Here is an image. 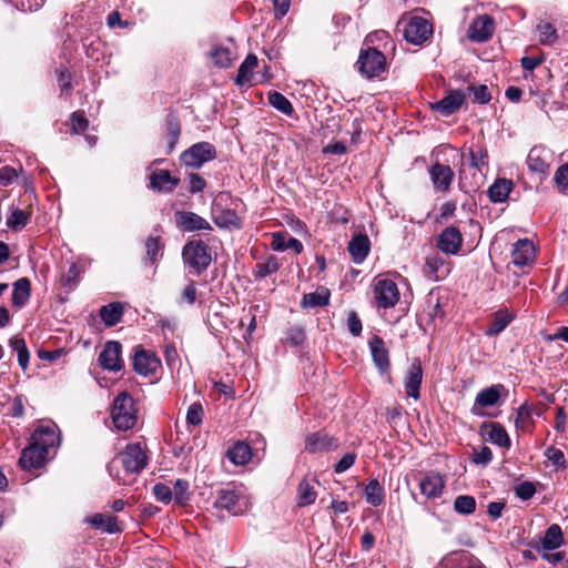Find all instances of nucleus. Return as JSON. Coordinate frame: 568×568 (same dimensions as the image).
<instances>
[{"instance_id": "nucleus-1", "label": "nucleus", "mask_w": 568, "mask_h": 568, "mask_svg": "<svg viewBox=\"0 0 568 568\" xmlns=\"http://www.w3.org/2000/svg\"><path fill=\"white\" fill-rule=\"evenodd\" d=\"M148 464V456L140 443H132L108 465L109 473L119 484L130 485Z\"/></svg>"}, {"instance_id": "nucleus-2", "label": "nucleus", "mask_w": 568, "mask_h": 568, "mask_svg": "<svg viewBox=\"0 0 568 568\" xmlns=\"http://www.w3.org/2000/svg\"><path fill=\"white\" fill-rule=\"evenodd\" d=\"M111 416L114 426L119 430H129L133 428L138 422L136 408L134 399L126 393H120L113 400Z\"/></svg>"}, {"instance_id": "nucleus-3", "label": "nucleus", "mask_w": 568, "mask_h": 568, "mask_svg": "<svg viewBox=\"0 0 568 568\" xmlns=\"http://www.w3.org/2000/svg\"><path fill=\"white\" fill-rule=\"evenodd\" d=\"M184 263L200 275L212 262L210 247L203 241H190L182 251Z\"/></svg>"}, {"instance_id": "nucleus-4", "label": "nucleus", "mask_w": 568, "mask_h": 568, "mask_svg": "<svg viewBox=\"0 0 568 568\" xmlns=\"http://www.w3.org/2000/svg\"><path fill=\"white\" fill-rule=\"evenodd\" d=\"M356 68L367 79L377 78L386 70V58L375 48L363 49L356 61Z\"/></svg>"}, {"instance_id": "nucleus-5", "label": "nucleus", "mask_w": 568, "mask_h": 568, "mask_svg": "<svg viewBox=\"0 0 568 568\" xmlns=\"http://www.w3.org/2000/svg\"><path fill=\"white\" fill-rule=\"evenodd\" d=\"M216 156V150L210 142H199L190 146L181 154V161L184 165L199 169L205 162Z\"/></svg>"}, {"instance_id": "nucleus-6", "label": "nucleus", "mask_w": 568, "mask_h": 568, "mask_svg": "<svg viewBox=\"0 0 568 568\" xmlns=\"http://www.w3.org/2000/svg\"><path fill=\"white\" fill-rule=\"evenodd\" d=\"M396 283L389 278H377L374 284V298L379 308H392L399 301Z\"/></svg>"}, {"instance_id": "nucleus-7", "label": "nucleus", "mask_w": 568, "mask_h": 568, "mask_svg": "<svg viewBox=\"0 0 568 568\" xmlns=\"http://www.w3.org/2000/svg\"><path fill=\"white\" fill-rule=\"evenodd\" d=\"M161 361L152 351L136 346L133 356V369L141 376H152L160 368Z\"/></svg>"}, {"instance_id": "nucleus-8", "label": "nucleus", "mask_w": 568, "mask_h": 568, "mask_svg": "<svg viewBox=\"0 0 568 568\" xmlns=\"http://www.w3.org/2000/svg\"><path fill=\"white\" fill-rule=\"evenodd\" d=\"M433 34L432 24L422 17H413L404 29L405 39L413 44H422Z\"/></svg>"}, {"instance_id": "nucleus-9", "label": "nucleus", "mask_w": 568, "mask_h": 568, "mask_svg": "<svg viewBox=\"0 0 568 568\" xmlns=\"http://www.w3.org/2000/svg\"><path fill=\"white\" fill-rule=\"evenodd\" d=\"M428 173L436 192H449L455 178V172L449 165L436 162L429 168Z\"/></svg>"}, {"instance_id": "nucleus-10", "label": "nucleus", "mask_w": 568, "mask_h": 568, "mask_svg": "<svg viewBox=\"0 0 568 568\" xmlns=\"http://www.w3.org/2000/svg\"><path fill=\"white\" fill-rule=\"evenodd\" d=\"M121 352L122 345L119 342H106L98 358L100 366L111 372L121 371L123 368Z\"/></svg>"}, {"instance_id": "nucleus-11", "label": "nucleus", "mask_w": 568, "mask_h": 568, "mask_svg": "<svg viewBox=\"0 0 568 568\" xmlns=\"http://www.w3.org/2000/svg\"><path fill=\"white\" fill-rule=\"evenodd\" d=\"M175 224L178 229L185 232L211 231V224L199 214L190 211L175 212Z\"/></svg>"}, {"instance_id": "nucleus-12", "label": "nucleus", "mask_w": 568, "mask_h": 568, "mask_svg": "<svg viewBox=\"0 0 568 568\" xmlns=\"http://www.w3.org/2000/svg\"><path fill=\"white\" fill-rule=\"evenodd\" d=\"M463 244V235L455 226H448L438 235L437 247L446 254L456 255Z\"/></svg>"}, {"instance_id": "nucleus-13", "label": "nucleus", "mask_w": 568, "mask_h": 568, "mask_svg": "<svg viewBox=\"0 0 568 568\" xmlns=\"http://www.w3.org/2000/svg\"><path fill=\"white\" fill-rule=\"evenodd\" d=\"M552 153L544 146H534L527 156V165L531 172L547 174L549 172Z\"/></svg>"}, {"instance_id": "nucleus-14", "label": "nucleus", "mask_w": 568, "mask_h": 568, "mask_svg": "<svg viewBox=\"0 0 568 568\" xmlns=\"http://www.w3.org/2000/svg\"><path fill=\"white\" fill-rule=\"evenodd\" d=\"M368 345L373 362L377 367L379 374H388L390 368V362L388 349L386 348L384 341L379 336L375 335L369 339Z\"/></svg>"}, {"instance_id": "nucleus-15", "label": "nucleus", "mask_w": 568, "mask_h": 568, "mask_svg": "<svg viewBox=\"0 0 568 568\" xmlns=\"http://www.w3.org/2000/svg\"><path fill=\"white\" fill-rule=\"evenodd\" d=\"M422 381H423L422 364L418 358H415L412 362L409 368L407 369V373H406V376L404 379V387H405L407 396L414 398L415 400L419 399Z\"/></svg>"}, {"instance_id": "nucleus-16", "label": "nucleus", "mask_w": 568, "mask_h": 568, "mask_svg": "<svg viewBox=\"0 0 568 568\" xmlns=\"http://www.w3.org/2000/svg\"><path fill=\"white\" fill-rule=\"evenodd\" d=\"M501 390H504V386L500 384L481 389L475 398L471 413L476 416L483 415L481 408L496 405L500 399Z\"/></svg>"}, {"instance_id": "nucleus-17", "label": "nucleus", "mask_w": 568, "mask_h": 568, "mask_svg": "<svg viewBox=\"0 0 568 568\" xmlns=\"http://www.w3.org/2000/svg\"><path fill=\"white\" fill-rule=\"evenodd\" d=\"M494 29L493 18L487 14L479 16L471 22L468 29V38L475 42H485L490 39Z\"/></svg>"}, {"instance_id": "nucleus-18", "label": "nucleus", "mask_w": 568, "mask_h": 568, "mask_svg": "<svg viewBox=\"0 0 568 568\" xmlns=\"http://www.w3.org/2000/svg\"><path fill=\"white\" fill-rule=\"evenodd\" d=\"M214 506L225 509L233 515H239L243 513V498L233 488L221 489L217 493Z\"/></svg>"}, {"instance_id": "nucleus-19", "label": "nucleus", "mask_w": 568, "mask_h": 568, "mask_svg": "<svg viewBox=\"0 0 568 568\" xmlns=\"http://www.w3.org/2000/svg\"><path fill=\"white\" fill-rule=\"evenodd\" d=\"M513 263L517 266H527L535 262L536 247L530 240H518L511 251Z\"/></svg>"}, {"instance_id": "nucleus-20", "label": "nucleus", "mask_w": 568, "mask_h": 568, "mask_svg": "<svg viewBox=\"0 0 568 568\" xmlns=\"http://www.w3.org/2000/svg\"><path fill=\"white\" fill-rule=\"evenodd\" d=\"M465 101V93L456 90L448 93L440 101L432 104V109L438 111L442 115L448 116L457 112Z\"/></svg>"}, {"instance_id": "nucleus-21", "label": "nucleus", "mask_w": 568, "mask_h": 568, "mask_svg": "<svg viewBox=\"0 0 568 568\" xmlns=\"http://www.w3.org/2000/svg\"><path fill=\"white\" fill-rule=\"evenodd\" d=\"M47 452L33 443L24 448L19 458V465L22 469L31 470L40 468L47 457Z\"/></svg>"}, {"instance_id": "nucleus-22", "label": "nucleus", "mask_w": 568, "mask_h": 568, "mask_svg": "<svg viewBox=\"0 0 568 568\" xmlns=\"http://www.w3.org/2000/svg\"><path fill=\"white\" fill-rule=\"evenodd\" d=\"M59 439L55 425H40L32 435L33 444L43 448L47 454L49 448L59 443Z\"/></svg>"}, {"instance_id": "nucleus-23", "label": "nucleus", "mask_w": 568, "mask_h": 568, "mask_svg": "<svg viewBox=\"0 0 568 568\" xmlns=\"http://www.w3.org/2000/svg\"><path fill=\"white\" fill-rule=\"evenodd\" d=\"M337 446V440L324 433H313L305 439V448L310 453L329 452Z\"/></svg>"}, {"instance_id": "nucleus-24", "label": "nucleus", "mask_w": 568, "mask_h": 568, "mask_svg": "<svg viewBox=\"0 0 568 568\" xmlns=\"http://www.w3.org/2000/svg\"><path fill=\"white\" fill-rule=\"evenodd\" d=\"M320 481L316 479H302L296 490V504L298 507H306L315 503L317 497L316 487Z\"/></svg>"}, {"instance_id": "nucleus-25", "label": "nucleus", "mask_w": 568, "mask_h": 568, "mask_svg": "<svg viewBox=\"0 0 568 568\" xmlns=\"http://www.w3.org/2000/svg\"><path fill=\"white\" fill-rule=\"evenodd\" d=\"M481 429L484 430L485 438L490 443L504 448L510 446L509 436L504 426L499 423H484Z\"/></svg>"}, {"instance_id": "nucleus-26", "label": "nucleus", "mask_w": 568, "mask_h": 568, "mask_svg": "<svg viewBox=\"0 0 568 568\" xmlns=\"http://www.w3.org/2000/svg\"><path fill=\"white\" fill-rule=\"evenodd\" d=\"M445 481L437 473H430L419 480L420 493L427 498H437L443 494Z\"/></svg>"}, {"instance_id": "nucleus-27", "label": "nucleus", "mask_w": 568, "mask_h": 568, "mask_svg": "<svg viewBox=\"0 0 568 568\" xmlns=\"http://www.w3.org/2000/svg\"><path fill=\"white\" fill-rule=\"evenodd\" d=\"M180 183V179L174 178L166 170H156L150 175L151 187L159 192H172Z\"/></svg>"}, {"instance_id": "nucleus-28", "label": "nucleus", "mask_w": 568, "mask_h": 568, "mask_svg": "<svg viewBox=\"0 0 568 568\" xmlns=\"http://www.w3.org/2000/svg\"><path fill=\"white\" fill-rule=\"evenodd\" d=\"M93 527L103 532L114 534L122 530L116 517L106 514H95L87 519Z\"/></svg>"}, {"instance_id": "nucleus-29", "label": "nucleus", "mask_w": 568, "mask_h": 568, "mask_svg": "<svg viewBox=\"0 0 568 568\" xmlns=\"http://www.w3.org/2000/svg\"><path fill=\"white\" fill-rule=\"evenodd\" d=\"M514 187V183L508 179H497L488 189V196L494 203H503L507 200Z\"/></svg>"}, {"instance_id": "nucleus-30", "label": "nucleus", "mask_w": 568, "mask_h": 568, "mask_svg": "<svg viewBox=\"0 0 568 568\" xmlns=\"http://www.w3.org/2000/svg\"><path fill=\"white\" fill-rule=\"evenodd\" d=\"M348 252L355 263H362L369 252V240L367 235H356L348 243Z\"/></svg>"}, {"instance_id": "nucleus-31", "label": "nucleus", "mask_w": 568, "mask_h": 568, "mask_svg": "<svg viewBox=\"0 0 568 568\" xmlns=\"http://www.w3.org/2000/svg\"><path fill=\"white\" fill-rule=\"evenodd\" d=\"M271 247L278 252L293 250L296 254H300L303 251V244L300 240L292 236L286 237L283 233L280 232L272 235Z\"/></svg>"}, {"instance_id": "nucleus-32", "label": "nucleus", "mask_w": 568, "mask_h": 568, "mask_svg": "<svg viewBox=\"0 0 568 568\" xmlns=\"http://www.w3.org/2000/svg\"><path fill=\"white\" fill-rule=\"evenodd\" d=\"M226 456L234 465L242 466L251 460L252 450L246 443L239 442L227 450Z\"/></svg>"}, {"instance_id": "nucleus-33", "label": "nucleus", "mask_w": 568, "mask_h": 568, "mask_svg": "<svg viewBox=\"0 0 568 568\" xmlns=\"http://www.w3.org/2000/svg\"><path fill=\"white\" fill-rule=\"evenodd\" d=\"M257 63H258L257 57L252 53L248 54L237 70L235 83L241 87L244 84L251 83L252 78H253L252 71L257 67Z\"/></svg>"}, {"instance_id": "nucleus-34", "label": "nucleus", "mask_w": 568, "mask_h": 568, "mask_svg": "<svg viewBox=\"0 0 568 568\" xmlns=\"http://www.w3.org/2000/svg\"><path fill=\"white\" fill-rule=\"evenodd\" d=\"M31 283L27 277H21L13 284L12 304L21 307L27 304L30 298Z\"/></svg>"}, {"instance_id": "nucleus-35", "label": "nucleus", "mask_w": 568, "mask_h": 568, "mask_svg": "<svg viewBox=\"0 0 568 568\" xmlns=\"http://www.w3.org/2000/svg\"><path fill=\"white\" fill-rule=\"evenodd\" d=\"M564 544V535L559 525H550L541 540V547L545 550H555Z\"/></svg>"}, {"instance_id": "nucleus-36", "label": "nucleus", "mask_w": 568, "mask_h": 568, "mask_svg": "<svg viewBox=\"0 0 568 568\" xmlns=\"http://www.w3.org/2000/svg\"><path fill=\"white\" fill-rule=\"evenodd\" d=\"M515 315L507 311L496 312L494 320L486 329V335L495 336L501 333L514 320Z\"/></svg>"}, {"instance_id": "nucleus-37", "label": "nucleus", "mask_w": 568, "mask_h": 568, "mask_svg": "<svg viewBox=\"0 0 568 568\" xmlns=\"http://www.w3.org/2000/svg\"><path fill=\"white\" fill-rule=\"evenodd\" d=\"M123 315V307L120 303H110L100 310V317L106 326L118 324Z\"/></svg>"}, {"instance_id": "nucleus-38", "label": "nucleus", "mask_w": 568, "mask_h": 568, "mask_svg": "<svg viewBox=\"0 0 568 568\" xmlns=\"http://www.w3.org/2000/svg\"><path fill=\"white\" fill-rule=\"evenodd\" d=\"M329 303V292L326 288L305 294L301 305L306 308L322 307Z\"/></svg>"}, {"instance_id": "nucleus-39", "label": "nucleus", "mask_w": 568, "mask_h": 568, "mask_svg": "<svg viewBox=\"0 0 568 568\" xmlns=\"http://www.w3.org/2000/svg\"><path fill=\"white\" fill-rule=\"evenodd\" d=\"M165 130L169 136L168 153H171L174 150L178 139L181 134V125L176 116L169 115L166 118Z\"/></svg>"}, {"instance_id": "nucleus-40", "label": "nucleus", "mask_w": 568, "mask_h": 568, "mask_svg": "<svg viewBox=\"0 0 568 568\" xmlns=\"http://www.w3.org/2000/svg\"><path fill=\"white\" fill-rule=\"evenodd\" d=\"M426 267L429 274L435 278L439 280L444 277L447 273V268L445 267V263L443 257L435 253L426 257Z\"/></svg>"}, {"instance_id": "nucleus-41", "label": "nucleus", "mask_w": 568, "mask_h": 568, "mask_svg": "<svg viewBox=\"0 0 568 568\" xmlns=\"http://www.w3.org/2000/svg\"><path fill=\"white\" fill-rule=\"evenodd\" d=\"M30 220V213L18 209L11 207L10 215L7 219V226L11 230L18 231L23 229Z\"/></svg>"}, {"instance_id": "nucleus-42", "label": "nucleus", "mask_w": 568, "mask_h": 568, "mask_svg": "<svg viewBox=\"0 0 568 568\" xmlns=\"http://www.w3.org/2000/svg\"><path fill=\"white\" fill-rule=\"evenodd\" d=\"M268 103L286 115H292L294 112L293 105L288 99L277 91L268 93Z\"/></svg>"}, {"instance_id": "nucleus-43", "label": "nucleus", "mask_w": 568, "mask_h": 568, "mask_svg": "<svg viewBox=\"0 0 568 568\" xmlns=\"http://www.w3.org/2000/svg\"><path fill=\"white\" fill-rule=\"evenodd\" d=\"M365 498L366 501L372 506H378L382 504L384 498V493L378 480H371L365 487Z\"/></svg>"}, {"instance_id": "nucleus-44", "label": "nucleus", "mask_w": 568, "mask_h": 568, "mask_svg": "<svg viewBox=\"0 0 568 568\" xmlns=\"http://www.w3.org/2000/svg\"><path fill=\"white\" fill-rule=\"evenodd\" d=\"M454 510L460 515H470L476 510V499L470 495H459L454 500Z\"/></svg>"}, {"instance_id": "nucleus-45", "label": "nucleus", "mask_w": 568, "mask_h": 568, "mask_svg": "<svg viewBox=\"0 0 568 568\" xmlns=\"http://www.w3.org/2000/svg\"><path fill=\"white\" fill-rule=\"evenodd\" d=\"M214 222L220 227L240 229L241 220L237 214L232 210H224L215 216Z\"/></svg>"}, {"instance_id": "nucleus-46", "label": "nucleus", "mask_w": 568, "mask_h": 568, "mask_svg": "<svg viewBox=\"0 0 568 568\" xmlns=\"http://www.w3.org/2000/svg\"><path fill=\"white\" fill-rule=\"evenodd\" d=\"M531 414H532L531 406H529L527 404L519 406L516 412V417H515L516 427L523 432L527 430L530 427V425L532 424Z\"/></svg>"}, {"instance_id": "nucleus-47", "label": "nucleus", "mask_w": 568, "mask_h": 568, "mask_svg": "<svg viewBox=\"0 0 568 568\" xmlns=\"http://www.w3.org/2000/svg\"><path fill=\"white\" fill-rule=\"evenodd\" d=\"M211 57L214 64L219 68H229L232 64V53L229 48L215 47L211 52Z\"/></svg>"}, {"instance_id": "nucleus-48", "label": "nucleus", "mask_w": 568, "mask_h": 568, "mask_svg": "<svg viewBox=\"0 0 568 568\" xmlns=\"http://www.w3.org/2000/svg\"><path fill=\"white\" fill-rule=\"evenodd\" d=\"M189 481L176 479L172 489V499L179 505H184L190 499Z\"/></svg>"}, {"instance_id": "nucleus-49", "label": "nucleus", "mask_w": 568, "mask_h": 568, "mask_svg": "<svg viewBox=\"0 0 568 568\" xmlns=\"http://www.w3.org/2000/svg\"><path fill=\"white\" fill-rule=\"evenodd\" d=\"M537 30L539 32V41L542 44H552L558 39L557 30L549 22L539 23Z\"/></svg>"}, {"instance_id": "nucleus-50", "label": "nucleus", "mask_w": 568, "mask_h": 568, "mask_svg": "<svg viewBox=\"0 0 568 568\" xmlns=\"http://www.w3.org/2000/svg\"><path fill=\"white\" fill-rule=\"evenodd\" d=\"M204 410L200 403H193L186 412V423L190 426H197L203 422Z\"/></svg>"}, {"instance_id": "nucleus-51", "label": "nucleus", "mask_w": 568, "mask_h": 568, "mask_svg": "<svg viewBox=\"0 0 568 568\" xmlns=\"http://www.w3.org/2000/svg\"><path fill=\"white\" fill-rule=\"evenodd\" d=\"M468 90L474 95V101L480 104L488 103L491 99L490 92L485 84L469 85Z\"/></svg>"}, {"instance_id": "nucleus-52", "label": "nucleus", "mask_w": 568, "mask_h": 568, "mask_svg": "<svg viewBox=\"0 0 568 568\" xmlns=\"http://www.w3.org/2000/svg\"><path fill=\"white\" fill-rule=\"evenodd\" d=\"M545 456L549 462H551L557 467L565 469L567 467L565 455L561 449L556 448L554 446H549L545 450Z\"/></svg>"}, {"instance_id": "nucleus-53", "label": "nucleus", "mask_w": 568, "mask_h": 568, "mask_svg": "<svg viewBox=\"0 0 568 568\" xmlns=\"http://www.w3.org/2000/svg\"><path fill=\"white\" fill-rule=\"evenodd\" d=\"M445 317V312L443 310V305L440 300L437 298L436 303L432 305V310L427 313V325H433L434 327L437 323H442Z\"/></svg>"}, {"instance_id": "nucleus-54", "label": "nucleus", "mask_w": 568, "mask_h": 568, "mask_svg": "<svg viewBox=\"0 0 568 568\" xmlns=\"http://www.w3.org/2000/svg\"><path fill=\"white\" fill-rule=\"evenodd\" d=\"M280 265H278V262L276 260V257H270L267 258L266 262L264 263H258L256 265V276L257 277H265L274 272H276L278 270Z\"/></svg>"}, {"instance_id": "nucleus-55", "label": "nucleus", "mask_w": 568, "mask_h": 568, "mask_svg": "<svg viewBox=\"0 0 568 568\" xmlns=\"http://www.w3.org/2000/svg\"><path fill=\"white\" fill-rule=\"evenodd\" d=\"M305 339V332L300 326L290 327L286 332L285 341L292 346H300Z\"/></svg>"}, {"instance_id": "nucleus-56", "label": "nucleus", "mask_w": 568, "mask_h": 568, "mask_svg": "<svg viewBox=\"0 0 568 568\" xmlns=\"http://www.w3.org/2000/svg\"><path fill=\"white\" fill-rule=\"evenodd\" d=\"M153 494L159 501L169 504L172 500V489L163 483H158L153 486Z\"/></svg>"}, {"instance_id": "nucleus-57", "label": "nucleus", "mask_w": 568, "mask_h": 568, "mask_svg": "<svg viewBox=\"0 0 568 568\" xmlns=\"http://www.w3.org/2000/svg\"><path fill=\"white\" fill-rule=\"evenodd\" d=\"M145 247H146V255H148L149 260L151 261V263H153L162 250V244H161L160 239L152 237V236L149 237L145 242Z\"/></svg>"}, {"instance_id": "nucleus-58", "label": "nucleus", "mask_w": 568, "mask_h": 568, "mask_svg": "<svg viewBox=\"0 0 568 568\" xmlns=\"http://www.w3.org/2000/svg\"><path fill=\"white\" fill-rule=\"evenodd\" d=\"M515 491L517 497H519L523 500H528L535 495L536 488L532 483L523 481L516 486Z\"/></svg>"}, {"instance_id": "nucleus-59", "label": "nucleus", "mask_w": 568, "mask_h": 568, "mask_svg": "<svg viewBox=\"0 0 568 568\" xmlns=\"http://www.w3.org/2000/svg\"><path fill=\"white\" fill-rule=\"evenodd\" d=\"M555 181L561 191L568 190V163L558 168L555 174Z\"/></svg>"}, {"instance_id": "nucleus-60", "label": "nucleus", "mask_w": 568, "mask_h": 568, "mask_svg": "<svg viewBox=\"0 0 568 568\" xmlns=\"http://www.w3.org/2000/svg\"><path fill=\"white\" fill-rule=\"evenodd\" d=\"M80 280V268L75 265V264H72L67 274L62 277V283L64 286H74Z\"/></svg>"}, {"instance_id": "nucleus-61", "label": "nucleus", "mask_w": 568, "mask_h": 568, "mask_svg": "<svg viewBox=\"0 0 568 568\" xmlns=\"http://www.w3.org/2000/svg\"><path fill=\"white\" fill-rule=\"evenodd\" d=\"M355 454L353 453H347L345 454L334 466V470L335 473H344L346 471L348 468H351L354 463H355Z\"/></svg>"}, {"instance_id": "nucleus-62", "label": "nucleus", "mask_w": 568, "mask_h": 568, "mask_svg": "<svg viewBox=\"0 0 568 568\" xmlns=\"http://www.w3.org/2000/svg\"><path fill=\"white\" fill-rule=\"evenodd\" d=\"M493 459V452L489 447L483 446L475 452L473 460L476 464L487 465Z\"/></svg>"}, {"instance_id": "nucleus-63", "label": "nucleus", "mask_w": 568, "mask_h": 568, "mask_svg": "<svg viewBox=\"0 0 568 568\" xmlns=\"http://www.w3.org/2000/svg\"><path fill=\"white\" fill-rule=\"evenodd\" d=\"M71 122H72V130L74 131V133L83 132L89 126L88 119L82 113H79V112H74L72 114Z\"/></svg>"}, {"instance_id": "nucleus-64", "label": "nucleus", "mask_w": 568, "mask_h": 568, "mask_svg": "<svg viewBox=\"0 0 568 568\" xmlns=\"http://www.w3.org/2000/svg\"><path fill=\"white\" fill-rule=\"evenodd\" d=\"M347 328L353 336H359L362 333V322L355 312L348 314Z\"/></svg>"}]
</instances>
